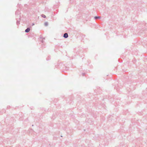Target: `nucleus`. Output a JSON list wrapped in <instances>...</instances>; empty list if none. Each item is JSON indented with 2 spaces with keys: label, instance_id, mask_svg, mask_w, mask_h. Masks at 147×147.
Masks as SVG:
<instances>
[{
  "label": "nucleus",
  "instance_id": "f257e3e1",
  "mask_svg": "<svg viewBox=\"0 0 147 147\" xmlns=\"http://www.w3.org/2000/svg\"><path fill=\"white\" fill-rule=\"evenodd\" d=\"M65 38H67L68 36V35L67 33H65L63 36Z\"/></svg>",
  "mask_w": 147,
  "mask_h": 147
},
{
  "label": "nucleus",
  "instance_id": "20e7f679",
  "mask_svg": "<svg viewBox=\"0 0 147 147\" xmlns=\"http://www.w3.org/2000/svg\"><path fill=\"white\" fill-rule=\"evenodd\" d=\"M45 25L46 26H47L48 25V23L47 22H45Z\"/></svg>",
  "mask_w": 147,
  "mask_h": 147
},
{
  "label": "nucleus",
  "instance_id": "39448f33",
  "mask_svg": "<svg viewBox=\"0 0 147 147\" xmlns=\"http://www.w3.org/2000/svg\"><path fill=\"white\" fill-rule=\"evenodd\" d=\"M95 19H96V18H100V17H95Z\"/></svg>",
  "mask_w": 147,
  "mask_h": 147
},
{
  "label": "nucleus",
  "instance_id": "f03ea898",
  "mask_svg": "<svg viewBox=\"0 0 147 147\" xmlns=\"http://www.w3.org/2000/svg\"><path fill=\"white\" fill-rule=\"evenodd\" d=\"M30 29L29 28H27L25 30V32H28L30 31Z\"/></svg>",
  "mask_w": 147,
  "mask_h": 147
},
{
  "label": "nucleus",
  "instance_id": "7ed1b4c3",
  "mask_svg": "<svg viewBox=\"0 0 147 147\" xmlns=\"http://www.w3.org/2000/svg\"><path fill=\"white\" fill-rule=\"evenodd\" d=\"M42 17L44 18H45L46 17V16L45 15H43V14H42Z\"/></svg>",
  "mask_w": 147,
  "mask_h": 147
}]
</instances>
